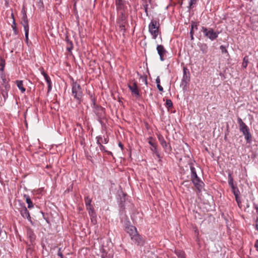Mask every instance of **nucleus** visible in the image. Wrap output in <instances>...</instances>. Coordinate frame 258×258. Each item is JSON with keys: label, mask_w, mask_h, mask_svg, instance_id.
<instances>
[{"label": "nucleus", "mask_w": 258, "mask_h": 258, "mask_svg": "<svg viewBox=\"0 0 258 258\" xmlns=\"http://www.w3.org/2000/svg\"><path fill=\"white\" fill-rule=\"evenodd\" d=\"M190 35L191 40H194V34H190Z\"/></svg>", "instance_id": "5fc2aeb1"}, {"label": "nucleus", "mask_w": 258, "mask_h": 258, "mask_svg": "<svg viewBox=\"0 0 258 258\" xmlns=\"http://www.w3.org/2000/svg\"><path fill=\"white\" fill-rule=\"evenodd\" d=\"M6 2H7L8 0H5Z\"/></svg>", "instance_id": "bf43d9fd"}, {"label": "nucleus", "mask_w": 258, "mask_h": 258, "mask_svg": "<svg viewBox=\"0 0 258 258\" xmlns=\"http://www.w3.org/2000/svg\"><path fill=\"white\" fill-rule=\"evenodd\" d=\"M85 202L86 206L87 207V209H89L90 210H91L92 212H93V208L91 205V199L90 198H89L88 197H87L85 198Z\"/></svg>", "instance_id": "412c9836"}, {"label": "nucleus", "mask_w": 258, "mask_h": 258, "mask_svg": "<svg viewBox=\"0 0 258 258\" xmlns=\"http://www.w3.org/2000/svg\"><path fill=\"white\" fill-rule=\"evenodd\" d=\"M24 197L26 199V202L28 204V208L31 209L33 207V204L31 200L28 195H25Z\"/></svg>", "instance_id": "b1692460"}, {"label": "nucleus", "mask_w": 258, "mask_h": 258, "mask_svg": "<svg viewBox=\"0 0 258 258\" xmlns=\"http://www.w3.org/2000/svg\"><path fill=\"white\" fill-rule=\"evenodd\" d=\"M118 146L120 147L122 150L123 149V145L121 143H118Z\"/></svg>", "instance_id": "603ef678"}, {"label": "nucleus", "mask_w": 258, "mask_h": 258, "mask_svg": "<svg viewBox=\"0 0 258 258\" xmlns=\"http://www.w3.org/2000/svg\"><path fill=\"white\" fill-rule=\"evenodd\" d=\"M151 0H149V2H150Z\"/></svg>", "instance_id": "052dcab7"}, {"label": "nucleus", "mask_w": 258, "mask_h": 258, "mask_svg": "<svg viewBox=\"0 0 258 258\" xmlns=\"http://www.w3.org/2000/svg\"><path fill=\"white\" fill-rule=\"evenodd\" d=\"M20 213L23 218L31 221V217L29 212L25 207L22 209V210L20 211Z\"/></svg>", "instance_id": "6ab92c4d"}, {"label": "nucleus", "mask_w": 258, "mask_h": 258, "mask_svg": "<svg viewBox=\"0 0 258 258\" xmlns=\"http://www.w3.org/2000/svg\"><path fill=\"white\" fill-rule=\"evenodd\" d=\"M194 28H192L191 27V30L190 31V34H194Z\"/></svg>", "instance_id": "3c124183"}, {"label": "nucleus", "mask_w": 258, "mask_h": 258, "mask_svg": "<svg viewBox=\"0 0 258 258\" xmlns=\"http://www.w3.org/2000/svg\"><path fill=\"white\" fill-rule=\"evenodd\" d=\"M23 16L22 18L21 24L24 27V29L29 28L28 22L26 12L24 10L22 11Z\"/></svg>", "instance_id": "a211bd4d"}, {"label": "nucleus", "mask_w": 258, "mask_h": 258, "mask_svg": "<svg viewBox=\"0 0 258 258\" xmlns=\"http://www.w3.org/2000/svg\"><path fill=\"white\" fill-rule=\"evenodd\" d=\"M128 87L131 91L132 94L135 95L137 97H139L140 96V94L136 82H133L132 84H128Z\"/></svg>", "instance_id": "9b49d317"}, {"label": "nucleus", "mask_w": 258, "mask_h": 258, "mask_svg": "<svg viewBox=\"0 0 258 258\" xmlns=\"http://www.w3.org/2000/svg\"><path fill=\"white\" fill-rule=\"evenodd\" d=\"M97 139V144L99 146L100 149L101 151L105 152H107L108 155H111L112 153L111 152H109L106 150L105 148L103 146L101 143L100 140H102V137L100 136H98L96 137Z\"/></svg>", "instance_id": "aec40b11"}, {"label": "nucleus", "mask_w": 258, "mask_h": 258, "mask_svg": "<svg viewBox=\"0 0 258 258\" xmlns=\"http://www.w3.org/2000/svg\"><path fill=\"white\" fill-rule=\"evenodd\" d=\"M127 13H117V18L116 21L117 27L120 32L124 35L125 32V25L127 24Z\"/></svg>", "instance_id": "f257e3e1"}, {"label": "nucleus", "mask_w": 258, "mask_h": 258, "mask_svg": "<svg viewBox=\"0 0 258 258\" xmlns=\"http://www.w3.org/2000/svg\"><path fill=\"white\" fill-rule=\"evenodd\" d=\"M24 31L26 40L27 41L28 39L29 28L24 29Z\"/></svg>", "instance_id": "a19ab883"}, {"label": "nucleus", "mask_w": 258, "mask_h": 258, "mask_svg": "<svg viewBox=\"0 0 258 258\" xmlns=\"http://www.w3.org/2000/svg\"><path fill=\"white\" fill-rule=\"evenodd\" d=\"M158 139L161 145V146L163 147V148L164 149L165 151L166 152H170L171 151V147L169 144H168L166 143L165 140L164 139V137L161 134H158L157 135Z\"/></svg>", "instance_id": "1a4fd4ad"}, {"label": "nucleus", "mask_w": 258, "mask_h": 258, "mask_svg": "<svg viewBox=\"0 0 258 258\" xmlns=\"http://www.w3.org/2000/svg\"><path fill=\"white\" fill-rule=\"evenodd\" d=\"M5 66V61L2 58H0V71L4 72Z\"/></svg>", "instance_id": "473e14b6"}, {"label": "nucleus", "mask_w": 258, "mask_h": 258, "mask_svg": "<svg viewBox=\"0 0 258 258\" xmlns=\"http://www.w3.org/2000/svg\"><path fill=\"white\" fill-rule=\"evenodd\" d=\"M159 23L156 20H152L149 25V30L154 39H156L159 33Z\"/></svg>", "instance_id": "39448f33"}, {"label": "nucleus", "mask_w": 258, "mask_h": 258, "mask_svg": "<svg viewBox=\"0 0 258 258\" xmlns=\"http://www.w3.org/2000/svg\"><path fill=\"white\" fill-rule=\"evenodd\" d=\"M228 184L229 186L231 187H233L235 185L233 183V178L232 176V174L231 173H229L228 175Z\"/></svg>", "instance_id": "a878e982"}, {"label": "nucleus", "mask_w": 258, "mask_h": 258, "mask_svg": "<svg viewBox=\"0 0 258 258\" xmlns=\"http://www.w3.org/2000/svg\"><path fill=\"white\" fill-rule=\"evenodd\" d=\"M12 16L13 17V25H12V27L13 28V29L14 31V33H15V34L17 35L18 33V31L17 30V27H16V24L15 22V20H14V16H13V14H12Z\"/></svg>", "instance_id": "cd10ccee"}, {"label": "nucleus", "mask_w": 258, "mask_h": 258, "mask_svg": "<svg viewBox=\"0 0 258 258\" xmlns=\"http://www.w3.org/2000/svg\"><path fill=\"white\" fill-rule=\"evenodd\" d=\"M153 138L152 137L149 138V144L152 146L151 150L153 151V149H157V145L156 144L152 142Z\"/></svg>", "instance_id": "c756f323"}, {"label": "nucleus", "mask_w": 258, "mask_h": 258, "mask_svg": "<svg viewBox=\"0 0 258 258\" xmlns=\"http://www.w3.org/2000/svg\"><path fill=\"white\" fill-rule=\"evenodd\" d=\"M10 89V85L9 82L6 81H2L0 83V91L1 93L6 100L8 97V92Z\"/></svg>", "instance_id": "0eeeda50"}, {"label": "nucleus", "mask_w": 258, "mask_h": 258, "mask_svg": "<svg viewBox=\"0 0 258 258\" xmlns=\"http://www.w3.org/2000/svg\"><path fill=\"white\" fill-rule=\"evenodd\" d=\"M27 235L28 238L30 240L31 244H33L36 239V235L34 234L33 230L30 227H27Z\"/></svg>", "instance_id": "2eb2a0df"}, {"label": "nucleus", "mask_w": 258, "mask_h": 258, "mask_svg": "<svg viewBox=\"0 0 258 258\" xmlns=\"http://www.w3.org/2000/svg\"><path fill=\"white\" fill-rule=\"evenodd\" d=\"M201 31L203 32L207 38L210 39L211 41L216 39L219 34V32L214 31L212 28L208 29L203 26L202 27Z\"/></svg>", "instance_id": "20e7f679"}, {"label": "nucleus", "mask_w": 258, "mask_h": 258, "mask_svg": "<svg viewBox=\"0 0 258 258\" xmlns=\"http://www.w3.org/2000/svg\"><path fill=\"white\" fill-rule=\"evenodd\" d=\"M166 105L168 108L171 107L173 105L171 100L170 99H167L166 101Z\"/></svg>", "instance_id": "f704fd0d"}, {"label": "nucleus", "mask_w": 258, "mask_h": 258, "mask_svg": "<svg viewBox=\"0 0 258 258\" xmlns=\"http://www.w3.org/2000/svg\"><path fill=\"white\" fill-rule=\"evenodd\" d=\"M37 6L38 8L43 9V3L42 0H39V2L37 4Z\"/></svg>", "instance_id": "ea45409f"}, {"label": "nucleus", "mask_w": 258, "mask_h": 258, "mask_svg": "<svg viewBox=\"0 0 258 258\" xmlns=\"http://www.w3.org/2000/svg\"><path fill=\"white\" fill-rule=\"evenodd\" d=\"M153 152L155 153L158 158L159 159V160H161V157L160 156L159 152H158L157 149H153Z\"/></svg>", "instance_id": "4c0bfd02"}, {"label": "nucleus", "mask_w": 258, "mask_h": 258, "mask_svg": "<svg viewBox=\"0 0 258 258\" xmlns=\"http://www.w3.org/2000/svg\"><path fill=\"white\" fill-rule=\"evenodd\" d=\"M16 84L18 87V88L21 90L22 93H24L25 91V88L23 86V83L22 81L17 80L16 81Z\"/></svg>", "instance_id": "5701e85b"}, {"label": "nucleus", "mask_w": 258, "mask_h": 258, "mask_svg": "<svg viewBox=\"0 0 258 258\" xmlns=\"http://www.w3.org/2000/svg\"><path fill=\"white\" fill-rule=\"evenodd\" d=\"M190 169L191 170V179L198 177L197 174L196 173V169L192 164H190Z\"/></svg>", "instance_id": "393cba45"}, {"label": "nucleus", "mask_w": 258, "mask_h": 258, "mask_svg": "<svg viewBox=\"0 0 258 258\" xmlns=\"http://www.w3.org/2000/svg\"><path fill=\"white\" fill-rule=\"evenodd\" d=\"M156 83H157V84H160V78L159 76H158L156 79Z\"/></svg>", "instance_id": "49530a36"}, {"label": "nucleus", "mask_w": 258, "mask_h": 258, "mask_svg": "<svg viewBox=\"0 0 258 258\" xmlns=\"http://www.w3.org/2000/svg\"><path fill=\"white\" fill-rule=\"evenodd\" d=\"M143 6L144 7V9L145 12L146 13V16H149V14H148V4H147V2H146L145 3V4H144L143 5Z\"/></svg>", "instance_id": "72a5a7b5"}, {"label": "nucleus", "mask_w": 258, "mask_h": 258, "mask_svg": "<svg viewBox=\"0 0 258 258\" xmlns=\"http://www.w3.org/2000/svg\"><path fill=\"white\" fill-rule=\"evenodd\" d=\"M256 212L258 213V207H256Z\"/></svg>", "instance_id": "4d7b16f0"}, {"label": "nucleus", "mask_w": 258, "mask_h": 258, "mask_svg": "<svg viewBox=\"0 0 258 258\" xmlns=\"http://www.w3.org/2000/svg\"><path fill=\"white\" fill-rule=\"evenodd\" d=\"M131 238L135 244L137 245H143L144 244V241L138 232Z\"/></svg>", "instance_id": "4468645a"}, {"label": "nucleus", "mask_w": 258, "mask_h": 258, "mask_svg": "<svg viewBox=\"0 0 258 258\" xmlns=\"http://www.w3.org/2000/svg\"><path fill=\"white\" fill-rule=\"evenodd\" d=\"M0 77H1V79H2V81L7 80L6 75L4 73V72H1V73H0Z\"/></svg>", "instance_id": "e433bc0d"}, {"label": "nucleus", "mask_w": 258, "mask_h": 258, "mask_svg": "<svg viewBox=\"0 0 258 258\" xmlns=\"http://www.w3.org/2000/svg\"><path fill=\"white\" fill-rule=\"evenodd\" d=\"M191 180L199 192H201L204 185V182L199 178V177L191 179Z\"/></svg>", "instance_id": "f8f14e48"}, {"label": "nucleus", "mask_w": 258, "mask_h": 258, "mask_svg": "<svg viewBox=\"0 0 258 258\" xmlns=\"http://www.w3.org/2000/svg\"><path fill=\"white\" fill-rule=\"evenodd\" d=\"M200 50L203 53H206L208 51V47L206 44H203L200 46Z\"/></svg>", "instance_id": "2f4dec72"}, {"label": "nucleus", "mask_w": 258, "mask_h": 258, "mask_svg": "<svg viewBox=\"0 0 258 258\" xmlns=\"http://www.w3.org/2000/svg\"><path fill=\"white\" fill-rule=\"evenodd\" d=\"M66 41H67V50L69 52H71L72 50V49H73V42H72V41H70V40L68 39V37H66Z\"/></svg>", "instance_id": "4be33fe9"}, {"label": "nucleus", "mask_w": 258, "mask_h": 258, "mask_svg": "<svg viewBox=\"0 0 258 258\" xmlns=\"http://www.w3.org/2000/svg\"><path fill=\"white\" fill-rule=\"evenodd\" d=\"M175 253L178 258H185L184 253L181 250H176Z\"/></svg>", "instance_id": "7c9ffc66"}, {"label": "nucleus", "mask_w": 258, "mask_h": 258, "mask_svg": "<svg viewBox=\"0 0 258 258\" xmlns=\"http://www.w3.org/2000/svg\"><path fill=\"white\" fill-rule=\"evenodd\" d=\"M157 50L158 53L160 56V58L161 61L164 60V56L166 53V50L164 48V46L162 45H158L157 46Z\"/></svg>", "instance_id": "dca6fc26"}, {"label": "nucleus", "mask_w": 258, "mask_h": 258, "mask_svg": "<svg viewBox=\"0 0 258 258\" xmlns=\"http://www.w3.org/2000/svg\"><path fill=\"white\" fill-rule=\"evenodd\" d=\"M157 87L158 89V90L160 91H163V87L160 85V84H157Z\"/></svg>", "instance_id": "c03bdc74"}, {"label": "nucleus", "mask_w": 258, "mask_h": 258, "mask_svg": "<svg viewBox=\"0 0 258 258\" xmlns=\"http://www.w3.org/2000/svg\"><path fill=\"white\" fill-rule=\"evenodd\" d=\"M125 231L129 234L131 237L133 235H135L138 232L136 228L133 225H128L125 227Z\"/></svg>", "instance_id": "f3484780"}, {"label": "nucleus", "mask_w": 258, "mask_h": 258, "mask_svg": "<svg viewBox=\"0 0 258 258\" xmlns=\"http://www.w3.org/2000/svg\"><path fill=\"white\" fill-rule=\"evenodd\" d=\"M145 83L147 85V81L146 79H145Z\"/></svg>", "instance_id": "6e6d98bb"}, {"label": "nucleus", "mask_w": 258, "mask_h": 258, "mask_svg": "<svg viewBox=\"0 0 258 258\" xmlns=\"http://www.w3.org/2000/svg\"><path fill=\"white\" fill-rule=\"evenodd\" d=\"M100 141L101 143H102L104 144H107L108 142V139L107 138H104L103 140V139L102 138V140H100Z\"/></svg>", "instance_id": "37998d69"}, {"label": "nucleus", "mask_w": 258, "mask_h": 258, "mask_svg": "<svg viewBox=\"0 0 258 258\" xmlns=\"http://www.w3.org/2000/svg\"><path fill=\"white\" fill-rule=\"evenodd\" d=\"M41 74L44 76V79L46 80V82H47V84L51 83L49 77L44 71H42Z\"/></svg>", "instance_id": "bb28decb"}, {"label": "nucleus", "mask_w": 258, "mask_h": 258, "mask_svg": "<svg viewBox=\"0 0 258 258\" xmlns=\"http://www.w3.org/2000/svg\"><path fill=\"white\" fill-rule=\"evenodd\" d=\"M198 23L197 22H191V27L192 28H194V29L197 30L198 29Z\"/></svg>", "instance_id": "58836bf2"}, {"label": "nucleus", "mask_w": 258, "mask_h": 258, "mask_svg": "<svg viewBox=\"0 0 258 258\" xmlns=\"http://www.w3.org/2000/svg\"><path fill=\"white\" fill-rule=\"evenodd\" d=\"M248 63V57L247 56L244 57L243 59V62L242 64V67L245 69L247 67V64Z\"/></svg>", "instance_id": "c85d7f7f"}, {"label": "nucleus", "mask_w": 258, "mask_h": 258, "mask_svg": "<svg viewBox=\"0 0 258 258\" xmlns=\"http://www.w3.org/2000/svg\"><path fill=\"white\" fill-rule=\"evenodd\" d=\"M117 13H127V2L125 0H115Z\"/></svg>", "instance_id": "6e6552de"}, {"label": "nucleus", "mask_w": 258, "mask_h": 258, "mask_svg": "<svg viewBox=\"0 0 258 258\" xmlns=\"http://www.w3.org/2000/svg\"><path fill=\"white\" fill-rule=\"evenodd\" d=\"M256 229L258 230V220L256 221V225H255Z\"/></svg>", "instance_id": "864d4df0"}, {"label": "nucleus", "mask_w": 258, "mask_h": 258, "mask_svg": "<svg viewBox=\"0 0 258 258\" xmlns=\"http://www.w3.org/2000/svg\"><path fill=\"white\" fill-rule=\"evenodd\" d=\"M196 2V0H190V6H192L194 4H195Z\"/></svg>", "instance_id": "09e8293b"}, {"label": "nucleus", "mask_w": 258, "mask_h": 258, "mask_svg": "<svg viewBox=\"0 0 258 258\" xmlns=\"http://www.w3.org/2000/svg\"><path fill=\"white\" fill-rule=\"evenodd\" d=\"M57 255L60 256V258H64L63 255L62 254V252L61 251V248H59L58 249V252H57Z\"/></svg>", "instance_id": "79ce46f5"}, {"label": "nucleus", "mask_w": 258, "mask_h": 258, "mask_svg": "<svg viewBox=\"0 0 258 258\" xmlns=\"http://www.w3.org/2000/svg\"><path fill=\"white\" fill-rule=\"evenodd\" d=\"M51 90V83L48 84V92H49Z\"/></svg>", "instance_id": "de8ad7c7"}, {"label": "nucleus", "mask_w": 258, "mask_h": 258, "mask_svg": "<svg viewBox=\"0 0 258 258\" xmlns=\"http://www.w3.org/2000/svg\"><path fill=\"white\" fill-rule=\"evenodd\" d=\"M237 122L239 124V130L244 136L246 142L250 143L252 140V136L250 133L249 128L240 117L238 118Z\"/></svg>", "instance_id": "f03ea898"}, {"label": "nucleus", "mask_w": 258, "mask_h": 258, "mask_svg": "<svg viewBox=\"0 0 258 258\" xmlns=\"http://www.w3.org/2000/svg\"><path fill=\"white\" fill-rule=\"evenodd\" d=\"M183 78L180 84V86L182 88L183 90L186 89L187 85L189 84L190 82V73L188 70L184 67L183 69Z\"/></svg>", "instance_id": "423d86ee"}, {"label": "nucleus", "mask_w": 258, "mask_h": 258, "mask_svg": "<svg viewBox=\"0 0 258 258\" xmlns=\"http://www.w3.org/2000/svg\"><path fill=\"white\" fill-rule=\"evenodd\" d=\"M195 234H196L197 236L198 237V235H199V231L198 230V229H196L195 230Z\"/></svg>", "instance_id": "8fccbe9b"}, {"label": "nucleus", "mask_w": 258, "mask_h": 258, "mask_svg": "<svg viewBox=\"0 0 258 258\" xmlns=\"http://www.w3.org/2000/svg\"><path fill=\"white\" fill-rule=\"evenodd\" d=\"M231 188L232 192L235 196L236 201L239 207L240 208L241 201L240 200V198L239 197L240 191L236 185H234L233 187L232 186V187H231Z\"/></svg>", "instance_id": "ddd939ff"}, {"label": "nucleus", "mask_w": 258, "mask_h": 258, "mask_svg": "<svg viewBox=\"0 0 258 258\" xmlns=\"http://www.w3.org/2000/svg\"><path fill=\"white\" fill-rule=\"evenodd\" d=\"M254 247L256 249V250L258 252V239H257L254 244Z\"/></svg>", "instance_id": "a18cd8bd"}, {"label": "nucleus", "mask_w": 258, "mask_h": 258, "mask_svg": "<svg viewBox=\"0 0 258 258\" xmlns=\"http://www.w3.org/2000/svg\"><path fill=\"white\" fill-rule=\"evenodd\" d=\"M72 86V95L79 103H80L83 96V92L81 86L75 81L73 82Z\"/></svg>", "instance_id": "7ed1b4c3"}, {"label": "nucleus", "mask_w": 258, "mask_h": 258, "mask_svg": "<svg viewBox=\"0 0 258 258\" xmlns=\"http://www.w3.org/2000/svg\"><path fill=\"white\" fill-rule=\"evenodd\" d=\"M220 48L222 53H227V54L228 55V51L224 46L221 45Z\"/></svg>", "instance_id": "c9c22d12"}, {"label": "nucleus", "mask_w": 258, "mask_h": 258, "mask_svg": "<svg viewBox=\"0 0 258 258\" xmlns=\"http://www.w3.org/2000/svg\"><path fill=\"white\" fill-rule=\"evenodd\" d=\"M102 258H105L103 255H102Z\"/></svg>", "instance_id": "13d9d810"}, {"label": "nucleus", "mask_w": 258, "mask_h": 258, "mask_svg": "<svg viewBox=\"0 0 258 258\" xmlns=\"http://www.w3.org/2000/svg\"><path fill=\"white\" fill-rule=\"evenodd\" d=\"M93 108L94 112L96 115L99 118H102L105 115V110L104 108L101 106L96 105L95 103H93Z\"/></svg>", "instance_id": "9d476101"}]
</instances>
